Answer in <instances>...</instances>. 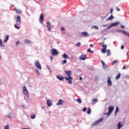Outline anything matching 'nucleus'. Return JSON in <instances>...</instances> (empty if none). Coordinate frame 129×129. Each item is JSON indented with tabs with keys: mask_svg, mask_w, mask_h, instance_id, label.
<instances>
[{
	"mask_svg": "<svg viewBox=\"0 0 129 129\" xmlns=\"http://www.w3.org/2000/svg\"><path fill=\"white\" fill-rule=\"evenodd\" d=\"M97 101H98V99L97 98H95V99H92V104H95V103H96V102H97Z\"/></svg>",
	"mask_w": 129,
	"mask_h": 129,
	"instance_id": "6ab92c4d",
	"label": "nucleus"
},
{
	"mask_svg": "<svg viewBox=\"0 0 129 129\" xmlns=\"http://www.w3.org/2000/svg\"><path fill=\"white\" fill-rule=\"evenodd\" d=\"M34 65L37 69H39L41 70L42 69V67H41V64H40V62L39 60H36L34 62Z\"/></svg>",
	"mask_w": 129,
	"mask_h": 129,
	"instance_id": "6e6552de",
	"label": "nucleus"
},
{
	"mask_svg": "<svg viewBox=\"0 0 129 129\" xmlns=\"http://www.w3.org/2000/svg\"><path fill=\"white\" fill-rule=\"evenodd\" d=\"M65 74H66L68 77H64V79L67 81H68V83L69 84H72V80H73V78L72 76V71L70 70L64 71Z\"/></svg>",
	"mask_w": 129,
	"mask_h": 129,
	"instance_id": "f257e3e1",
	"label": "nucleus"
},
{
	"mask_svg": "<svg viewBox=\"0 0 129 129\" xmlns=\"http://www.w3.org/2000/svg\"><path fill=\"white\" fill-rule=\"evenodd\" d=\"M86 107H84L83 109H82V111H83L84 112H85V111H86Z\"/></svg>",
	"mask_w": 129,
	"mask_h": 129,
	"instance_id": "79ce46f5",
	"label": "nucleus"
},
{
	"mask_svg": "<svg viewBox=\"0 0 129 129\" xmlns=\"http://www.w3.org/2000/svg\"><path fill=\"white\" fill-rule=\"evenodd\" d=\"M81 45V44L80 43V42H79V43H77L76 44V46H77V47H80V45Z\"/></svg>",
	"mask_w": 129,
	"mask_h": 129,
	"instance_id": "4c0bfd02",
	"label": "nucleus"
},
{
	"mask_svg": "<svg viewBox=\"0 0 129 129\" xmlns=\"http://www.w3.org/2000/svg\"><path fill=\"white\" fill-rule=\"evenodd\" d=\"M47 68H48V70H50V68L48 66H47Z\"/></svg>",
	"mask_w": 129,
	"mask_h": 129,
	"instance_id": "4d7b16f0",
	"label": "nucleus"
},
{
	"mask_svg": "<svg viewBox=\"0 0 129 129\" xmlns=\"http://www.w3.org/2000/svg\"><path fill=\"white\" fill-rule=\"evenodd\" d=\"M35 73L37 74V75H40V72H39L38 70H35Z\"/></svg>",
	"mask_w": 129,
	"mask_h": 129,
	"instance_id": "e433bc0d",
	"label": "nucleus"
},
{
	"mask_svg": "<svg viewBox=\"0 0 129 129\" xmlns=\"http://www.w3.org/2000/svg\"><path fill=\"white\" fill-rule=\"evenodd\" d=\"M121 50H123L124 49V46L121 45Z\"/></svg>",
	"mask_w": 129,
	"mask_h": 129,
	"instance_id": "c03bdc74",
	"label": "nucleus"
},
{
	"mask_svg": "<svg viewBox=\"0 0 129 129\" xmlns=\"http://www.w3.org/2000/svg\"><path fill=\"white\" fill-rule=\"evenodd\" d=\"M79 37L80 38H83V35H82V34L80 35Z\"/></svg>",
	"mask_w": 129,
	"mask_h": 129,
	"instance_id": "49530a36",
	"label": "nucleus"
},
{
	"mask_svg": "<svg viewBox=\"0 0 129 129\" xmlns=\"http://www.w3.org/2000/svg\"><path fill=\"white\" fill-rule=\"evenodd\" d=\"M0 59H2V56L0 55Z\"/></svg>",
	"mask_w": 129,
	"mask_h": 129,
	"instance_id": "052dcab7",
	"label": "nucleus"
},
{
	"mask_svg": "<svg viewBox=\"0 0 129 129\" xmlns=\"http://www.w3.org/2000/svg\"><path fill=\"white\" fill-rule=\"evenodd\" d=\"M16 23V24H14V27L15 29H17V30H20L21 27L19 26L21 25V17L17 16Z\"/></svg>",
	"mask_w": 129,
	"mask_h": 129,
	"instance_id": "f03ea898",
	"label": "nucleus"
},
{
	"mask_svg": "<svg viewBox=\"0 0 129 129\" xmlns=\"http://www.w3.org/2000/svg\"><path fill=\"white\" fill-rule=\"evenodd\" d=\"M90 46L92 48V47H93V44H90Z\"/></svg>",
	"mask_w": 129,
	"mask_h": 129,
	"instance_id": "5fc2aeb1",
	"label": "nucleus"
},
{
	"mask_svg": "<svg viewBox=\"0 0 129 129\" xmlns=\"http://www.w3.org/2000/svg\"><path fill=\"white\" fill-rule=\"evenodd\" d=\"M42 109H44V106H42Z\"/></svg>",
	"mask_w": 129,
	"mask_h": 129,
	"instance_id": "bf43d9fd",
	"label": "nucleus"
},
{
	"mask_svg": "<svg viewBox=\"0 0 129 129\" xmlns=\"http://www.w3.org/2000/svg\"><path fill=\"white\" fill-rule=\"evenodd\" d=\"M116 9H117V11H118V12H119V11H120V9L117 7H116Z\"/></svg>",
	"mask_w": 129,
	"mask_h": 129,
	"instance_id": "a18cd8bd",
	"label": "nucleus"
},
{
	"mask_svg": "<svg viewBox=\"0 0 129 129\" xmlns=\"http://www.w3.org/2000/svg\"><path fill=\"white\" fill-rule=\"evenodd\" d=\"M39 22L41 25L44 23V15L41 14L39 17Z\"/></svg>",
	"mask_w": 129,
	"mask_h": 129,
	"instance_id": "9b49d317",
	"label": "nucleus"
},
{
	"mask_svg": "<svg viewBox=\"0 0 129 129\" xmlns=\"http://www.w3.org/2000/svg\"><path fill=\"white\" fill-rule=\"evenodd\" d=\"M117 32H121L123 34H124L126 36H127L129 37V33L125 31V30H118Z\"/></svg>",
	"mask_w": 129,
	"mask_h": 129,
	"instance_id": "ddd939ff",
	"label": "nucleus"
},
{
	"mask_svg": "<svg viewBox=\"0 0 129 129\" xmlns=\"http://www.w3.org/2000/svg\"><path fill=\"white\" fill-rule=\"evenodd\" d=\"M104 66H106V64H105V63H104Z\"/></svg>",
	"mask_w": 129,
	"mask_h": 129,
	"instance_id": "680f3d73",
	"label": "nucleus"
},
{
	"mask_svg": "<svg viewBox=\"0 0 129 129\" xmlns=\"http://www.w3.org/2000/svg\"><path fill=\"white\" fill-rule=\"evenodd\" d=\"M4 129H10V126L9 125V124L6 125L5 126Z\"/></svg>",
	"mask_w": 129,
	"mask_h": 129,
	"instance_id": "c9c22d12",
	"label": "nucleus"
},
{
	"mask_svg": "<svg viewBox=\"0 0 129 129\" xmlns=\"http://www.w3.org/2000/svg\"><path fill=\"white\" fill-rule=\"evenodd\" d=\"M107 56H110V50L109 49H107Z\"/></svg>",
	"mask_w": 129,
	"mask_h": 129,
	"instance_id": "7c9ffc66",
	"label": "nucleus"
},
{
	"mask_svg": "<svg viewBox=\"0 0 129 129\" xmlns=\"http://www.w3.org/2000/svg\"><path fill=\"white\" fill-rule=\"evenodd\" d=\"M66 63H67V60L64 59L61 62V64L63 65L64 64H66Z\"/></svg>",
	"mask_w": 129,
	"mask_h": 129,
	"instance_id": "2f4dec72",
	"label": "nucleus"
},
{
	"mask_svg": "<svg viewBox=\"0 0 129 129\" xmlns=\"http://www.w3.org/2000/svg\"><path fill=\"white\" fill-rule=\"evenodd\" d=\"M56 105H63V100L59 99L58 103L56 104Z\"/></svg>",
	"mask_w": 129,
	"mask_h": 129,
	"instance_id": "a211bd4d",
	"label": "nucleus"
},
{
	"mask_svg": "<svg viewBox=\"0 0 129 129\" xmlns=\"http://www.w3.org/2000/svg\"><path fill=\"white\" fill-rule=\"evenodd\" d=\"M102 120H103V118H101L99 119L98 120L95 121L92 124V126H95V125H97V124H98V123H99L100 122H101Z\"/></svg>",
	"mask_w": 129,
	"mask_h": 129,
	"instance_id": "423d86ee",
	"label": "nucleus"
},
{
	"mask_svg": "<svg viewBox=\"0 0 129 129\" xmlns=\"http://www.w3.org/2000/svg\"><path fill=\"white\" fill-rule=\"evenodd\" d=\"M47 30L48 31H49V32L51 31V26H50V22H47Z\"/></svg>",
	"mask_w": 129,
	"mask_h": 129,
	"instance_id": "dca6fc26",
	"label": "nucleus"
},
{
	"mask_svg": "<svg viewBox=\"0 0 129 129\" xmlns=\"http://www.w3.org/2000/svg\"><path fill=\"white\" fill-rule=\"evenodd\" d=\"M47 106H52V101L51 100H47Z\"/></svg>",
	"mask_w": 129,
	"mask_h": 129,
	"instance_id": "f3484780",
	"label": "nucleus"
},
{
	"mask_svg": "<svg viewBox=\"0 0 129 129\" xmlns=\"http://www.w3.org/2000/svg\"><path fill=\"white\" fill-rule=\"evenodd\" d=\"M31 42L30 40H28V39H25L24 40V44H26L27 45H29V44H31Z\"/></svg>",
	"mask_w": 129,
	"mask_h": 129,
	"instance_id": "5701e85b",
	"label": "nucleus"
},
{
	"mask_svg": "<svg viewBox=\"0 0 129 129\" xmlns=\"http://www.w3.org/2000/svg\"><path fill=\"white\" fill-rule=\"evenodd\" d=\"M87 52H91V49H90V48H89V49H88V50H87Z\"/></svg>",
	"mask_w": 129,
	"mask_h": 129,
	"instance_id": "09e8293b",
	"label": "nucleus"
},
{
	"mask_svg": "<svg viewBox=\"0 0 129 129\" xmlns=\"http://www.w3.org/2000/svg\"><path fill=\"white\" fill-rule=\"evenodd\" d=\"M119 78H120V74H118V75L115 77V79L116 80L119 79Z\"/></svg>",
	"mask_w": 129,
	"mask_h": 129,
	"instance_id": "c85d7f7f",
	"label": "nucleus"
},
{
	"mask_svg": "<svg viewBox=\"0 0 129 129\" xmlns=\"http://www.w3.org/2000/svg\"><path fill=\"white\" fill-rule=\"evenodd\" d=\"M101 63L102 64L104 68H106V66H104V64H105V63L104 61H103V60H101Z\"/></svg>",
	"mask_w": 129,
	"mask_h": 129,
	"instance_id": "f704fd0d",
	"label": "nucleus"
},
{
	"mask_svg": "<svg viewBox=\"0 0 129 129\" xmlns=\"http://www.w3.org/2000/svg\"><path fill=\"white\" fill-rule=\"evenodd\" d=\"M16 46H19L20 45V41H17L16 43Z\"/></svg>",
	"mask_w": 129,
	"mask_h": 129,
	"instance_id": "58836bf2",
	"label": "nucleus"
},
{
	"mask_svg": "<svg viewBox=\"0 0 129 129\" xmlns=\"http://www.w3.org/2000/svg\"><path fill=\"white\" fill-rule=\"evenodd\" d=\"M94 51H91V52L90 53H94Z\"/></svg>",
	"mask_w": 129,
	"mask_h": 129,
	"instance_id": "13d9d810",
	"label": "nucleus"
},
{
	"mask_svg": "<svg viewBox=\"0 0 129 129\" xmlns=\"http://www.w3.org/2000/svg\"><path fill=\"white\" fill-rule=\"evenodd\" d=\"M116 63H117V60H114V61L112 62V65H114V64H116Z\"/></svg>",
	"mask_w": 129,
	"mask_h": 129,
	"instance_id": "a19ab883",
	"label": "nucleus"
},
{
	"mask_svg": "<svg viewBox=\"0 0 129 129\" xmlns=\"http://www.w3.org/2000/svg\"><path fill=\"white\" fill-rule=\"evenodd\" d=\"M93 28H94V29H95L96 30H98L99 29L98 27L97 26H94Z\"/></svg>",
	"mask_w": 129,
	"mask_h": 129,
	"instance_id": "ea45409f",
	"label": "nucleus"
},
{
	"mask_svg": "<svg viewBox=\"0 0 129 129\" xmlns=\"http://www.w3.org/2000/svg\"><path fill=\"white\" fill-rule=\"evenodd\" d=\"M79 80H82V77H80V78H79Z\"/></svg>",
	"mask_w": 129,
	"mask_h": 129,
	"instance_id": "6e6d98bb",
	"label": "nucleus"
},
{
	"mask_svg": "<svg viewBox=\"0 0 129 129\" xmlns=\"http://www.w3.org/2000/svg\"><path fill=\"white\" fill-rule=\"evenodd\" d=\"M23 93H24V94H25L28 96V97H29V92L28 91L27 88L25 86H23Z\"/></svg>",
	"mask_w": 129,
	"mask_h": 129,
	"instance_id": "0eeeda50",
	"label": "nucleus"
},
{
	"mask_svg": "<svg viewBox=\"0 0 129 129\" xmlns=\"http://www.w3.org/2000/svg\"><path fill=\"white\" fill-rule=\"evenodd\" d=\"M101 47H102L103 48L101 49V52L102 53H105L106 52V48L107 47V45L104 44V42L103 41L102 43H100Z\"/></svg>",
	"mask_w": 129,
	"mask_h": 129,
	"instance_id": "7ed1b4c3",
	"label": "nucleus"
},
{
	"mask_svg": "<svg viewBox=\"0 0 129 129\" xmlns=\"http://www.w3.org/2000/svg\"><path fill=\"white\" fill-rule=\"evenodd\" d=\"M35 117H36V115H35V114H33L31 116V119H34V118H35Z\"/></svg>",
	"mask_w": 129,
	"mask_h": 129,
	"instance_id": "473e14b6",
	"label": "nucleus"
},
{
	"mask_svg": "<svg viewBox=\"0 0 129 129\" xmlns=\"http://www.w3.org/2000/svg\"><path fill=\"white\" fill-rule=\"evenodd\" d=\"M56 78L57 79H59V80H60V81H63V80H64V78H65V77H64L61 75H58V76H56Z\"/></svg>",
	"mask_w": 129,
	"mask_h": 129,
	"instance_id": "4468645a",
	"label": "nucleus"
},
{
	"mask_svg": "<svg viewBox=\"0 0 129 129\" xmlns=\"http://www.w3.org/2000/svg\"><path fill=\"white\" fill-rule=\"evenodd\" d=\"M0 47H5V45L3 44V41H2V39H0Z\"/></svg>",
	"mask_w": 129,
	"mask_h": 129,
	"instance_id": "cd10ccee",
	"label": "nucleus"
},
{
	"mask_svg": "<svg viewBox=\"0 0 129 129\" xmlns=\"http://www.w3.org/2000/svg\"><path fill=\"white\" fill-rule=\"evenodd\" d=\"M50 59L51 61H53V56H50Z\"/></svg>",
	"mask_w": 129,
	"mask_h": 129,
	"instance_id": "603ef678",
	"label": "nucleus"
},
{
	"mask_svg": "<svg viewBox=\"0 0 129 129\" xmlns=\"http://www.w3.org/2000/svg\"><path fill=\"white\" fill-rule=\"evenodd\" d=\"M14 10L16 11V13H17V14H22V10L18 9L17 8H15Z\"/></svg>",
	"mask_w": 129,
	"mask_h": 129,
	"instance_id": "412c9836",
	"label": "nucleus"
},
{
	"mask_svg": "<svg viewBox=\"0 0 129 129\" xmlns=\"http://www.w3.org/2000/svg\"><path fill=\"white\" fill-rule=\"evenodd\" d=\"M104 40H106V39H105V38H104Z\"/></svg>",
	"mask_w": 129,
	"mask_h": 129,
	"instance_id": "e2e57ef3",
	"label": "nucleus"
},
{
	"mask_svg": "<svg viewBox=\"0 0 129 129\" xmlns=\"http://www.w3.org/2000/svg\"><path fill=\"white\" fill-rule=\"evenodd\" d=\"M120 24V23L119 22H116L113 23L107 27V29L108 30H109V29H110V28H112V27H116V26H118V25H119Z\"/></svg>",
	"mask_w": 129,
	"mask_h": 129,
	"instance_id": "39448f33",
	"label": "nucleus"
},
{
	"mask_svg": "<svg viewBox=\"0 0 129 129\" xmlns=\"http://www.w3.org/2000/svg\"><path fill=\"white\" fill-rule=\"evenodd\" d=\"M8 117L10 118H13V116L12 115V113H9L8 114Z\"/></svg>",
	"mask_w": 129,
	"mask_h": 129,
	"instance_id": "72a5a7b5",
	"label": "nucleus"
},
{
	"mask_svg": "<svg viewBox=\"0 0 129 129\" xmlns=\"http://www.w3.org/2000/svg\"><path fill=\"white\" fill-rule=\"evenodd\" d=\"M87 57V55L82 54L80 56V60H84L86 59Z\"/></svg>",
	"mask_w": 129,
	"mask_h": 129,
	"instance_id": "f8f14e48",
	"label": "nucleus"
},
{
	"mask_svg": "<svg viewBox=\"0 0 129 129\" xmlns=\"http://www.w3.org/2000/svg\"><path fill=\"white\" fill-rule=\"evenodd\" d=\"M62 58H64V59H69V56H68V55H67V54L66 53H64L62 55Z\"/></svg>",
	"mask_w": 129,
	"mask_h": 129,
	"instance_id": "4be33fe9",
	"label": "nucleus"
},
{
	"mask_svg": "<svg viewBox=\"0 0 129 129\" xmlns=\"http://www.w3.org/2000/svg\"><path fill=\"white\" fill-rule=\"evenodd\" d=\"M77 102H78V103H82V101H81V99L80 98L77 99Z\"/></svg>",
	"mask_w": 129,
	"mask_h": 129,
	"instance_id": "c756f323",
	"label": "nucleus"
},
{
	"mask_svg": "<svg viewBox=\"0 0 129 129\" xmlns=\"http://www.w3.org/2000/svg\"><path fill=\"white\" fill-rule=\"evenodd\" d=\"M110 13H111V14H112V12H113V9H112V8H111V9H110Z\"/></svg>",
	"mask_w": 129,
	"mask_h": 129,
	"instance_id": "37998d69",
	"label": "nucleus"
},
{
	"mask_svg": "<svg viewBox=\"0 0 129 129\" xmlns=\"http://www.w3.org/2000/svg\"><path fill=\"white\" fill-rule=\"evenodd\" d=\"M22 107H23V108H25V104H22Z\"/></svg>",
	"mask_w": 129,
	"mask_h": 129,
	"instance_id": "8fccbe9b",
	"label": "nucleus"
},
{
	"mask_svg": "<svg viewBox=\"0 0 129 129\" xmlns=\"http://www.w3.org/2000/svg\"><path fill=\"white\" fill-rule=\"evenodd\" d=\"M51 54H52L53 56H57L58 55V51L57 49L52 48L51 50Z\"/></svg>",
	"mask_w": 129,
	"mask_h": 129,
	"instance_id": "1a4fd4ad",
	"label": "nucleus"
},
{
	"mask_svg": "<svg viewBox=\"0 0 129 129\" xmlns=\"http://www.w3.org/2000/svg\"><path fill=\"white\" fill-rule=\"evenodd\" d=\"M10 38V36H9V35H7L4 39V43H7V42H8V41H9V39Z\"/></svg>",
	"mask_w": 129,
	"mask_h": 129,
	"instance_id": "aec40b11",
	"label": "nucleus"
},
{
	"mask_svg": "<svg viewBox=\"0 0 129 129\" xmlns=\"http://www.w3.org/2000/svg\"><path fill=\"white\" fill-rule=\"evenodd\" d=\"M114 109V107L113 106H110L108 108V112L107 113H105L104 114H106L108 116H109L111 113H112V111Z\"/></svg>",
	"mask_w": 129,
	"mask_h": 129,
	"instance_id": "20e7f679",
	"label": "nucleus"
},
{
	"mask_svg": "<svg viewBox=\"0 0 129 129\" xmlns=\"http://www.w3.org/2000/svg\"><path fill=\"white\" fill-rule=\"evenodd\" d=\"M88 111H87V113L88 114H90V113H91V108H90V107L88 108Z\"/></svg>",
	"mask_w": 129,
	"mask_h": 129,
	"instance_id": "bb28decb",
	"label": "nucleus"
},
{
	"mask_svg": "<svg viewBox=\"0 0 129 129\" xmlns=\"http://www.w3.org/2000/svg\"><path fill=\"white\" fill-rule=\"evenodd\" d=\"M107 85L108 86H111L112 85V82L111 81V78L110 77H108Z\"/></svg>",
	"mask_w": 129,
	"mask_h": 129,
	"instance_id": "9d476101",
	"label": "nucleus"
},
{
	"mask_svg": "<svg viewBox=\"0 0 129 129\" xmlns=\"http://www.w3.org/2000/svg\"><path fill=\"white\" fill-rule=\"evenodd\" d=\"M82 35H83V36H84L85 37H89V36H90L87 32H82Z\"/></svg>",
	"mask_w": 129,
	"mask_h": 129,
	"instance_id": "2eb2a0df",
	"label": "nucleus"
},
{
	"mask_svg": "<svg viewBox=\"0 0 129 129\" xmlns=\"http://www.w3.org/2000/svg\"><path fill=\"white\" fill-rule=\"evenodd\" d=\"M61 29L62 31H65V28L64 27H61Z\"/></svg>",
	"mask_w": 129,
	"mask_h": 129,
	"instance_id": "de8ad7c7",
	"label": "nucleus"
},
{
	"mask_svg": "<svg viewBox=\"0 0 129 129\" xmlns=\"http://www.w3.org/2000/svg\"><path fill=\"white\" fill-rule=\"evenodd\" d=\"M122 126V124H121V122H119L118 124L117 129H120V127H121Z\"/></svg>",
	"mask_w": 129,
	"mask_h": 129,
	"instance_id": "a878e982",
	"label": "nucleus"
},
{
	"mask_svg": "<svg viewBox=\"0 0 129 129\" xmlns=\"http://www.w3.org/2000/svg\"><path fill=\"white\" fill-rule=\"evenodd\" d=\"M0 97H1V94H0Z\"/></svg>",
	"mask_w": 129,
	"mask_h": 129,
	"instance_id": "0e129e2a",
	"label": "nucleus"
},
{
	"mask_svg": "<svg viewBox=\"0 0 129 129\" xmlns=\"http://www.w3.org/2000/svg\"><path fill=\"white\" fill-rule=\"evenodd\" d=\"M113 19V16H112V15H111V16H110V17H109L107 19L106 21H111V20H112Z\"/></svg>",
	"mask_w": 129,
	"mask_h": 129,
	"instance_id": "b1692460",
	"label": "nucleus"
},
{
	"mask_svg": "<svg viewBox=\"0 0 129 129\" xmlns=\"http://www.w3.org/2000/svg\"><path fill=\"white\" fill-rule=\"evenodd\" d=\"M119 111V109H118V107L117 106L116 107V110L115 112V115H116V114H117V112H118Z\"/></svg>",
	"mask_w": 129,
	"mask_h": 129,
	"instance_id": "393cba45",
	"label": "nucleus"
},
{
	"mask_svg": "<svg viewBox=\"0 0 129 129\" xmlns=\"http://www.w3.org/2000/svg\"><path fill=\"white\" fill-rule=\"evenodd\" d=\"M120 26H121V28H122V29H124V26H123V25H120Z\"/></svg>",
	"mask_w": 129,
	"mask_h": 129,
	"instance_id": "3c124183",
	"label": "nucleus"
},
{
	"mask_svg": "<svg viewBox=\"0 0 129 129\" xmlns=\"http://www.w3.org/2000/svg\"><path fill=\"white\" fill-rule=\"evenodd\" d=\"M126 67L125 66H124L122 68V69H123V70H124V69H126Z\"/></svg>",
	"mask_w": 129,
	"mask_h": 129,
	"instance_id": "864d4df0",
	"label": "nucleus"
}]
</instances>
